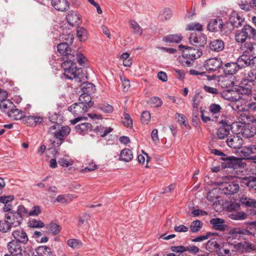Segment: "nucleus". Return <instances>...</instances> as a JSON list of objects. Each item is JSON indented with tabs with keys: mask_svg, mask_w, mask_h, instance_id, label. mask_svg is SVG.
<instances>
[{
	"mask_svg": "<svg viewBox=\"0 0 256 256\" xmlns=\"http://www.w3.org/2000/svg\"><path fill=\"white\" fill-rule=\"evenodd\" d=\"M69 60H66L62 64V67L64 68V75L70 80H74L76 81L81 82L87 79V76L82 72L81 68H78L76 66V56L70 55Z\"/></svg>",
	"mask_w": 256,
	"mask_h": 256,
	"instance_id": "obj_1",
	"label": "nucleus"
},
{
	"mask_svg": "<svg viewBox=\"0 0 256 256\" xmlns=\"http://www.w3.org/2000/svg\"><path fill=\"white\" fill-rule=\"evenodd\" d=\"M256 85V72L250 70L244 72L240 82V86L236 90L242 95L249 96L252 94V89Z\"/></svg>",
	"mask_w": 256,
	"mask_h": 256,
	"instance_id": "obj_2",
	"label": "nucleus"
},
{
	"mask_svg": "<svg viewBox=\"0 0 256 256\" xmlns=\"http://www.w3.org/2000/svg\"><path fill=\"white\" fill-rule=\"evenodd\" d=\"M28 214V212L25 207L22 205H20L16 211L10 212L6 214L4 218L12 227H16L22 224L24 217Z\"/></svg>",
	"mask_w": 256,
	"mask_h": 256,
	"instance_id": "obj_3",
	"label": "nucleus"
},
{
	"mask_svg": "<svg viewBox=\"0 0 256 256\" xmlns=\"http://www.w3.org/2000/svg\"><path fill=\"white\" fill-rule=\"evenodd\" d=\"M256 35V30L250 25H244L241 30L236 34V40L238 42L243 43L246 40L254 38Z\"/></svg>",
	"mask_w": 256,
	"mask_h": 256,
	"instance_id": "obj_4",
	"label": "nucleus"
},
{
	"mask_svg": "<svg viewBox=\"0 0 256 256\" xmlns=\"http://www.w3.org/2000/svg\"><path fill=\"white\" fill-rule=\"evenodd\" d=\"M178 48L182 52V57L196 60L200 58L202 54V50L197 48L194 46H186L182 44L178 46Z\"/></svg>",
	"mask_w": 256,
	"mask_h": 256,
	"instance_id": "obj_5",
	"label": "nucleus"
},
{
	"mask_svg": "<svg viewBox=\"0 0 256 256\" xmlns=\"http://www.w3.org/2000/svg\"><path fill=\"white\" fill-rule=\"evenodd\" d=\"M189 42L192 46H194L199 48H204L207 42V37L206 35L202 33L192 32L190 35Z\"/></svg>",
	"mask_w": 256,
	"mask_h": 256,
	"instance_id": "obj_6",
	"label": "nucleus"
},
{
	"mask_svg": "<svg viewBox=\"0 0 256 256\" xmlns=\"http://www.w3.org/2000/svg\"><path fill=\"white\" fill-rule=\"evenodd\" d=\"M218 118L216 116L214 118V120H212V121H216L222 124V126L217 130L216 135L219 139L222 140L228 136L231 128V125L228 120H218Z\"/></svg>",
	"mask_w": 256,
	"mask_h": 256,
	"instance_id": "obj_7",
	"label": "nucleus"
},
{
	"mask_svg": "<svg viewBox=\"0 0 256 256\" xmlns=\"http://www.w3.org/2000/svg\"><path fill=\"white\" fill-rule=\"evenodd\" d=\"M221 160L223 161L222 165L224 168L236 169L241 166L242 160L234 156H228L225 154V156L222 157Z\"/></svg>",
	"mask_w": 256,
	"mask_h": 256,
	"instance_id": "obj_8",
	"label": "nucleus"
},
{
	"mask_svg": "<svg viewBox=\"0 0 256 256\" xmlns=\"http://www.w3.org/2000/svg\"><path fill=\"white\" fill-rule=\"evenodd\" d=\"M239 185L235 182H224L221 186L222 192L226 195H232L236 193L239 190Z\"/></svg>",
	"mask_w": 256,
	"mask_h": 256,
	"instance_id": "obj_9",
	"label": "nucleus"
},
{
	"mask_svg": "<svg viewBox=\"0 0 256 256\" xmlns=\"http://www.w3.org/2000/svg\"><path fill=\"white\" fill-rule=\"evenodd\" d=\"M88 108L85 105L80 102H76L68 108V110L71 112L74 116H80L84 118L83 114L88 111Z\"/></svg>",
	"mask_w": 256,
	"mask_h": 256,
	"instance_id": "obj_10",
	"label": "nucleus"
},
{
	"mask_svg": "<svg viewBox=\"0 0 256 256\" xmlns=\"http://www.w3.org/2000/svg\"><path fill=\"white\" fill-rule=\"evenodd\" d=\"M70 128L68 126H61L57 131L54 132V137L57 139V146H60L64 142V137L70 134Z\"/></svg>",
	"mask_w": 256,
	"mask_h": 256,
	"instance_id": "obj_11",
	"label": "nucleus"
},
{
	"mask_svg": "<svg viewBox=\"0 0 256 256\" xmlns=\"http://www.w3.org/2000/svg\"><path fill=\"white\" fill-rule=\"evenodd\" d=\"M256 222H252L246 229H242L239 228H234L230 230V232L232 234H256Z\"/></svg>",
	"mask_w": 256,
	"mask_h": 256,
	"instance_id": "obj_12",
	"label": "nucleus"
},
{
	"mask_svg": "<svg viewBox=\"0 0 256 256\" xmlns=\"http://www.w3.org/2000/svg\"><path fill=\"white\" fill-rule=\"evenodd\" d=\"M222 65V62L220 58H212L207 60L204 64L206 70L210 72H214L218 70Z\"/></svg>",
	"mask_w": 256,
	"mask_h": 256,
	"instance_id": "obj_13",
	"label": "nucleus"
},
{
	"mask_svg": "<svg viewBox=\"0 0 256 256\" xmlns=\"http://www.w3.org/2000/svg\"><path fill=\"white\" fill-rule=\"evenodd\" d=\"M220 94L225 100L232 102H237L242 99V96L240 95L241 94L237 92L236 88V90H223Z\"/></svg>",
	"mask_w": 256,
	"mask_h": 256,
	"instance_id": "obj_14",
	"label": "nucleus"
},
{
	"mask_svg": "<svg viewBox=\"0 0 256 256\" xmlns=\"http://www.w3.org/2000/svg\"><path fill=\"white\" fill-rule=\"evenodd\" d=\"M58 51L62 56V60H69L70 55H74V53L72 54V50L68 44L66 42H62L57 46Z\"/></svg>",
	"mask_w": 256,
	"mask_h": 256,
	"instance_id": "obj_15",
	"label": "nucleus"
},
{
	"mask_svg": "<svg viewBox=\"0 0 256 256\" xmlns=\"http://www.w3.org/2000/svg\"><path fill=\"white\" fill-rule=\"evenodd\" d=\"M224 22L222 19L214 18L210 20L208 24V30L212 32L222 31Z\"/></svg>",
	"mask_w": 256,
	"mask_h": 256,
	"instance_id": "obj_16",
	"label": "nucleus"
},
{
	"mask_svg": "<svg viewBox=\"0 0 256 256\" xmlns=\"http://www.w3.org/2000/svg\"><path fill=\"white\" fill-rule=\"evenodd\" d=\"M226 142L230 147L238 149L242 147L243 144V140L240 136L234 135L228 136Z\"/></svg>",
	"mask_w": 256,
	"mask_h": 256,
	"instance_id": "obj_17",
	"label": "nucleus"
},
{
	"mask_svg": "<svg viewBox=\"0 0 256 256\" xmlns=\"http://www.w3.org/2000/svg\"><path fill=\"white\" fill-rule=\"evenodd\" d=\"M66 19L70 25L74 26H78L82 23V20L80 15L76 12L70 11L66 16Z\"/></svg>",
	"mask_w": 256,
	"mask_h": 256,
	"instance_id": "obj_18",
	"label": "nucleus"
},
{
	"mask_svg": "<svg viewBox=\"0 0 256 256\" xmlns=\"http://www.w3.org/2000/svg\"><path fill=\"white\" fill-rule=\"evenodd\" d=\"M229 21L233 28L241 26L244 22V18L240 16L236 12L233 11L230 16Z\"/></svg>",
	"mask_w": 256,
	"mask_h": 256,
	"instance_id": "obj_19",
	"label": "nucleus"
},
{
	"mask_svg": "<svg viewBox=\"0 0 256 256\" xmlns=\"http://www.w3.org/2000/svg\"><path fill=\"white\" fill-rule=\"evenodd\" d=\"M7 248L9 252L12 254L18 256L22 254V250L21 244L16 240H12L8 242L7 244Z\"/></svg>",
	"mask_w": 256,
	"mask_h": 256,
	"instance_id": "obj_20",
	"label": "nucleus"
},
{
	"mask_svg": "<svg viewBox=\"0 0 256 256\" xmlns=\"http://www.w3.org/2000/svg\"><path fill=\"white\" fill-rule=\"evenodd\" d=\"M12 236L14 238V240L22 244H26L28 240L27 234L22 229H19L13 231Z\"/></svg>",
	"mask_w": 256,
	"mask_h": 256,
	"instance_id": "obj_21",
	"label": "nucleus"
},
{
	"mask_svg": "<svg viewBox=\"0 0 256 256\" xmlns=\"http://www.w3.org/2000/svg\"><path fill=\"white\" fill-rule=\"evenodd\" d=\"M242 135L246 138H250L256 134V126L248 124L244 126L241 130Z\"/></svg>",
	"mask_w": 256,
	"mask_h": 256,
	"instance_id": "obj_22",
	"label": "nucleus"
},
{
	"mask_svg": "<svg viewBox=\"0 0 256 256\" xmlns=\"http://www.w3.org/2000/svg\"><path fill=\"white\" fill-rule=\"evenodd\" d=\"M237 108L238 111L237 118L240 122L246 124L251 121L250 118L248 116V112L245 108H240L239 107H237Z\"/></svg>",
	"mask_w": 256,
	"mask_h": 256,
	"instance_id": "obj_23",
	"label": "nucleus"
},
{
	"mask_svg": "<svg viewBox=\"0 0 256 256\" xmlns=\"http://www.w3.org/2000/svg\"><path fill=\"white\" fill-rule=\"evenodd\" d=\"M224 43L222 40H213L209 42V48L212 52H220L224 50Z\"/></svg>",
	"mask_w": 256,
	"mask_h": 256,
	"instance_id": "obj_24",
	"label": "nucleus"
},
{
	"mask_svg": "<svg viewBox=\"0 0 256 256\" xmlns=\"http://www.w3.org/2000/svg\"><path fill=\"white\" fill-rule=\"evenodd\" d=\"M52 5L57 10L64 11L69 8V4L66 0H52Z\"/></svg>",
	"mask_w": 256,
	"mask_h": 256,
	"instance_id": "obj_25",
	"label": "nucleus"
},
{
	"mask_svg": "<svg viewBox=\"0 0 256 256\" xmlns=\"http://www.w3.org/2000/svg\"><path fill=\"white\" fill-rule=\"evenodd\" d=\"M240 70V68L237 62H236L226 63L224 67V72L227 74H234Z\"/></svg>",
	"mask_w": 256,
	"mask_h": 256,
	"instance_id": "obj_26",
	"label": "nucleus"
},
{
	"mask_svg": "<svg viewBox=\"0 0 256 256\" xmlns=\"http://www.w3.org/2000/svg\"><path fill=\"white\" fill-rule=\"evenodd\" d=\"M92 126L88 122H83L76 126V132L80 134H84L92 130Z\"/></svg>",
	"mask_w": 256,
	"mask_h": 256,
	"instance_id": "obj_27",
	"label": "nucleus"
},
{
	"mask_svg": "<svg viewBox=\"0 0 256 256\" xmlns=\"http://www.w3.org/2000/svg\"><path fill=\"white\" fill-rule=\"evenodd\" d=\"M24 114V112L16 108V106L8 112V116L15 120L23 119Z\"/></svg>",
	"mask_w": 256,
	"mask_h": 256,
	"instance_id": "obj_28",
	"label": "nucleus"
},
{
	"mask_svg": "<svg viewBox=\"0 0 256 256\" xmlns=\"http://www.w3.org/2000/svg\"><path fill=\"white\" fill-rule=\"evenodd\" d=\"M250 57L247 54H242L240 56L237 60V63L240 67V69L244 68L248 66H250Z\"/></svg>",
	"mask_w": 256,
	"mask_h": 256,
	"instance_id": "obj_29",
	"label": "nucleus"
},
{
	"mask_svg": "<svg viewBox=\"0 0 256 256\" xmlns=\"http://www.w3.org/2000/svg\"><path fill=\"white\" fill-rule=\"evenodd\" d=\"M91 95L82 93L78 98L79 102L85 105L88 108H91L94 104V102L92 101Z\"/></svg>",
	"mask_w": 256,
	"mask_h": 256,
	"instance_id": "obj_30",
	"label": "nucleus"
},
{
	"mask_svg": "<svg viewBox=\"0 0 256 256\" xmlns=\"http://www.w3.org/2000/svg\"><path fill=\"white\" fill-rule=\"evenodd\" d=\"M80 86L83 94L92 95L96 90L95 86L90 82H83Z\"/></svg>",
	"mask_w": 256,
	"mask_h": 256,
	"instance_id": "obj_31",
	"label": "nucleus"
},
{
	"mask_svg": "<svg viewBox=\"0 0 256 256\" xmlns=\"http://www.w3.org/2000/svg\"><path fill=\"white\" fill-rule=\"evenodd\" d=\"M210 223L212 225L214 229L222 230L225 228L224 221L220 218H212L210 220Z\"/></svg>",
	"mask_w": 256,
	"mask_h": 256,
	"instance_id": "obj_32",
	"label": "nucleus"
},
{
	"mask_svg": "<svg viewBox=\"0 0 256 256\" xmlns=\"http://www.w3.org/2000/svg\"><path fill=\"white\" fill-rule=\"evenodd\" d=\"M133 158V154L130 150L125 148L122 150L120 154V159L121 160L128 162L130 161Z\"/></svg>",
	"mask_w": 256,
	"mask_h": 256,
	"instance_id": "obj_33",
	"label": "nucleus"
},
{
	"mask_svg": "<svg viewBox=\"0 0 256 256\" xmlns=\"http://www.w3.org/2000/svg\"><path fill=\"white\" fill-rule=\"evenodd\" d=\"M182 36L180 34H169L163 38V40L166 42L179 43L182 40Z\"/></svg>",
	"mask_w": 256,
	"mask_h": 256,
	"instance_id": "obj_34",
	"label": "nucleus"
},
{
	"mask_svg": "<svg viewBox=\"0 0 256 256\" xmlns=\"http://www.w3.org/2000/svg\"><path fill=\"white\" fill-rule=\"evenodd\" d=\"M220 245L218 243L215 238H212L208 240L207 242L206 248L209 252H214L219 248Z\"/></svg>",
	"mask_w": 256,
	"mask_h": 256,
	"instance_id": "obj_35",
	"label": "nucleus"
},
{
	"mask_svg": "<svg viewBox=\"0 0 256 256\" xmlns=\"http://www.w3.org/2000/svg\"><path fill=\"white\" fill-rule=\"evenodd\" d=\"M36 252L38 256H50V248L46 246H40L38 247Z\"/></svg>",
	"mask_w": 256,
	"mask_h": 256,
	"instance_id": "obj_36",
	"label": "nucleus"
},
{
	"mask_svg": "<svg viewBox=\"0 0 256 256\" xmlns=\"http://www.w3.org/2000/svg\"><path fill=\"white\" fill-rule=\"evenodd\" d=\"M244 52L249 55L256 54V43L246 42L244 44Z\"/></svg>",
	"mask_w": 256,
	"mask_h": 256,
	"instance_id": "obj_37",
	"label": "nucleus"
},
{
	"mask_svg": "<svg viewBox=\"0 0 256 256\" xmlns=\"http://www.w3.org/2000/svg\"><path fill=\"white\" fill-rule=\"evenodd\" d=\"M248 214L243 212H234L229 214V217L234 220H243L246 218Z\"/></svg>",
	"mask_w": 256,
	"mask_h": 256,
	"instance_id": "obj_38",
	"label": "nucleus"
},
{
	"mask_svg": "<svg viewBox=\"0 0 256 256\" xmlns=\"http://www.w3.org/2000/svg\"><path fill=\"white\" fill-rule=\"evenodd\" d=\"M203 223L197 220L192 222L190 226V231L192 233H196L199 232L202 228Z\"/></svg>",
	"mask_w": 256,
	"mask_h": 256,
	"instance_id": "obj_39",
	"label": "nucleus"
},
{
	"mask_svg": "<svg viewBox=\"0 0 256 256\" xmlns=\"http://www.w3.org/2000/svg\"><path fill=\"white\" fill-rule=\"evenodd\" d=\"M15 108V106L13 102L10 100H4L0 102V108L3 111L8 112L12 108Z\"/></svg>",
	"mask_w": 256,
	"mask_h": 256,
	"instance_id": "obj_40",
	"label": "nucleus"
},
{
	"mask_svg": "<svg viewBox=\"0 0 256 256\" xmlns=\"http://www.w3.org/2000/svg\"><path fill=\"white\" fill-rule=\"evenodd\" d=\"M202 98L203 97L200 94V92L196 91L192 100V107L195 109H198Z\"/></svg>",
	"mask_w": 256,
	"mask_h": 256,
	"instance_id": "obj_41",
	"label": "nucleus"
},
{
	"mask_svg": "<svg viewBox=\"0 0 256 256\" xmlns=\"http://www.w3.org/2000/svg\"><path fill=\"white\" fill-rule=\"evenodd\" d=\"M76 34L78 38L80 41H84L88 38V32L83 27H77Z\"/></svg>",
	"mask_w": 256,
	"mask_h": 256,
	"instance_id": "obj_42",
	"label": "nucleus"
},
{
	"mask_svg": "<svg viewBox=\"0 0 256 256\" xmlns=\"http://www.w3.org/2000/svg\"><path fill=\"white\" fill-rule=\"evenodd\" d=\"M240 200L246 206L256 208V200L254 199L242 196Z\"/></svg>",
	"mask_w": 256,
	"mask_h": 256,
	"instance_id": "obj_43",
	"label": "nucleus"
},
{
	"mask_svg": "<svg viewBox=\"0 0 256 256\" xmlns=\"http://www.w3.org/2000/svg\"><path fill=\"white\" fill-rule=\"evenodd\" d=\"M47 229L54 235L58 234L60 230L62 228L58 224L52 222L46 226Z\"/></svg>",
	"mask_w": 256,
	"mask_h": 256,
	"instance_id": "obj_44",
	"label": "nucleus"
},
{
	"mask_svg": "<svg viewBox=\"0 0 256 256\" xmlns=\"http://www.w3.org/2000/svg\"><path fill=\"white\" fill-rule=\"evenodd\" d=\"M12 226L9 224V222H7V220H0V232H7L10 230Z\"/></svg>",
	"mask_w": 256,
	"mask_h": 256,
	"instance_id": "obj_45",
	"label": "nucleus"
},
{
	"mask_svg": "<svg viewBox=\"0 0 256 256\" xmlns=\"http://www.w3.org/2000/svg\"><path fill=\"white\" fill-rule=\"evenodd\" d=\"M67 244L73 248L78 249L82 246V242L77 239H70L67 241Z\"/></svg>",
	"mask_w": 256,
	"mask_h": 256,
	"instance_id": "obj_46",
	"label": "nucleus"
},
{
	"mask_svg": "<svg viewBox=\"0 0 256 256\" xmlns=\"http://www.w3.org/2000/svg\"><path fill=\"white\" fill-rule=\"evenodd\" d=\"M172 16V10L168 8H164L160 15V18L162 21L169 20L171 18Z\"/></svg>",
	"mask_w": 256,
	"mask_h": 256,
	"instance_id": "obj_47",
	"label": "nucleus"
},
{
	"mask_svg": "<svg viewBox=\"0 0 256 256\" xmlns=\"http://www.w3.org/2000/svg\"><path fill=\"white\" fill-rule=\"evenodd\" d=\"M148 103L153 107H160L162 104V101L159 97L153 96L151 98Z\"/></svg>",
	"mask_w": 256,
	"mask_h": 256,
	"instance_id": "obj_48",
	"label": "nucleus"
},
{
	"mask_svg": "<svg viewBox=\"0 0 256 256\" xmlns=\"http://www.w3.org/2000/svg\"><path fill=\"white\" fill-rule=\"evenodd\" d=\"M222 109V108L220 104L215 103L210 104L209 107L210 112L212 115H216L214 117L216 116H218L216 115L220 112Z\"/></svg>",
	"mask_w": 256,
	"mask_h": 256,
	"instance_id": "obj_49",
	"label": "nucleus"
},
{
	"mask_svg": "<svg viewBox=\"0 0 256 256\" xmlns=\"http://www.w3.org/2000/svg\"><path fill=\"white\" fill-rule=\"evenodd\" d=\"M186 30H188L202 31L203 30L202 26L198 22L191 23L186 26Z\"/></svg>",
	"mask_w": 256,
	"mask_h": 256,
	"instance_id": "obj_50",
	"label": "nucleus"
},
{
	"mask_svg": "<svg viewBox=\"0 0 256 256\" xmlns=\"http://www.w3.org/2000/svg\"><path fill=\"white\" fill-rule=\"evenodd\" d=\"M28 226L34 228H42L44 226V224L40 220L32 219L29 221Z\"/></svg>",
	"mask_w": 256,
	"mask_h": 256,
	"instance_id": "obj_51",
	"label": "nucleus"
},
{
	"mask_svg": "<svg viewBox=\"0 0 256 256\" xmlns=\"http://www.w3.org/2000/svg\"><path fill=\"white\" fill-rule=\"evenodd\" d=\"M217 234L216 233H212L210 232H208L206 234V235L204 236H197L195 238H193L192 240V242H202L204 240H208V238H210L212 236H214L215 235H216Z\"/></svg>",
	"mask_w": 256,
	"mask_h": 256,
	"instance_id": "obj_52",
	"label": "nucleus"
},
{
	"mask_svg": "<svg viewBox=\"0 0 256 256\" xmlns=\"http://www.w3.org/2000/svg\"><path fill=\"white\" fill-rule=\"evenodd\" d=\"M130 27L133 29L134 32L142 35V30L140 26L134 20H130Z\"/></svg>",
	"mask_w": 256,
	"mask_h": 256,
	"instance_id": "obj_53",
	"label": "nucleus"
},
{
	"mask_svg": "<svg viewBox=\"0 0 256 256\" xmlns=\"http://www.w3.org/2000/svg\"><path fill=\"white\" fill-rule=\"evenodd\" d=\"M98 108L106 113H112L114 110L112 106L108 104H100Z\"/></svg>",
	"mask_w": 256,
	"mask_h": 256,
	"instance_id": "obj_54",
	"label": "nucleus"
},
{
	"mask_svg": "<svg viewBox=\"0 0 256 256\" xmlns=\"http://www.w3.org/2000/svg\"><path fill=\"white\" fill-rule=\"evenodd\" d=\"M240 153L244 156H250L251 154H256V152H253L252 148L250 146H245L242 148Z\"/></svg>",
	"mask_w": 256,
	"mask_h": 256,
	"instance_id": "obj_55",
	"label": "nucleus"
},
{
	"mask_svg": "<svg viewBox=\"0 0 256 256\" xmlns=\"http://www.w3.org/2000/svg\"><path fill=\"white\" fill-rule=\"evenodd\" d=\"M171 250L174 252L184 254L187 251L186 246H172L170 248Z\"/></svg>",
	"mask_w": 256,
	"mask_h": 256,
	"instance_id": "obj_56",
	"label": "nucleus"
},
{
	"mask_svg": "<svg viewBox=\"0 0 256 256\" xmlns=\"http://www.w3.org/2000/svg\"><path fill=\"white\" fill-rule=\"evenodd\" d=\"M150 118V113L148 111H144L140 116V120L143 124H148Z\"/></svg>",
	"mask_w": 256,
	"mask_h": 256,
	"instance_id": "obj_57",
	"label": "nucleus"
},
{
	"mask_svg": "<svg viewBox=\"0 0 256 256\" xmlns=\"http://www.w3.org/2000/svg\"><path fill=\"white\" fill-rule=\"evenodd\" d=\"M122 122L125 126L128 128H131L132 126V120L128 114H124V120Z\"/></svg>",
	"mask_w": 256,
	"mask_h": 256,
	"instance_id": "obj_58",
	"label": "nucleus"
},
{
	"mask_svg": "<svg viewBox=\"0 0 256 256\" xmlns=\"http://www.w3.org/2000/svg\"><path fill=\"white\" fill-rule=\"evenodd\" d=\"M62 40L65 41L64 42L68 44H72L73 42L74 37L72 34L68 33V34H62L61 36Z\"/></svg>",
	"mask_w": 256,
	"mask_h": 256,
	"instance_id": "obj_59",
	"label": "nucleus"
},
{
	"mask_svg": "<svg viewBox=\"0 0 256 256\" xmlns=\"http://www.w3.org/2000/svg\"><path fill=\"white\" fill-rule=\"evenodd\" d=\"M90 216L88 214L84 213L82 216L79 217L78 226H81L84 224L85 222L87 223L90 220Z\"/></svg>",
	"mask_w": 256,
	"mask_h": 256,
	"instance_id": "obj_60",
	"label": "nucleus"
},
{
	"mask_svg": "<svg viewBox=\"0 0 256 256\" xmlns=\"http://www.w3.org/2000/svg\"><path fill=\"white\" fill-rule=\"evenodd\" d=\"M22 120L25 124H26L29 126H36L34 120V116H26L24 115V117L23 118Z\"/></svg>",
	"mask_w": 256,
	"mask_h": 256,
	"instance_id": "obj_61",
	"label": "nucleus"
},
{
	"mask_svg": "<svg viewBox=\"0 0 256 256\" xmlns=\"http://www.w3.org/2000/svg\"><path fill=\"white\" fill-rule=\"evenodd\" d=\"M58 164L62 167H68L73 164L74 162L72 160H66L64 158H60L58 160Z\"/></svg>",
	"mask_w": 256,
	"mask_h": 256,
	"instance_id": "obj_62",
	"label": "nucleus"
},
{
	"mask_svg": "<svg viewBox=\"0 0 256 256\" xmlns=\"http://www.w3.org/2000/svg\"><path fill=\"white\" fill-rule=\"evenodd\" d=\"M203 88L206 92L212 94L216 95L219 93L218 90L217 88L206 85L204 86Z\"/></svg>",
	"mask_w": 256,
	"mask_h": 256,
	"instance_id": "obj_63",
	"label": "nucleus"
},
{
	"mask_svg": "<svg viewBox=\"0 0 256 256\" xmlns=\"http://www.w3.org/2000/svg\"><path fill=\"white\" fill-rule=\"evenodd\" d=\"M238 6L242 10H244L246 12H248L250 10L251 6L246 0L244 2L241 0L238 3Z\"/></svg>",
	"mask_w": 256,
	"mask_h": 256,
	"instance_id": "obj_64",
	"label": "nucleus"
}]
</instances>
